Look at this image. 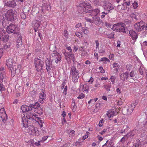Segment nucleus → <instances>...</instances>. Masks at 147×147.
<instances>
[{"label":"nucleus","instance_id":"obj_1","mask_svg":"<svg viewBox=\"0 0 147 147\" xmlns=\"http://www.w3.org/2000/svg\"><path fill=\"white\" fill-rule=\"evenodd\" d=\"M27 118L31 119L34 121H36L40 125V127H42L43 126L42 123H44V121L42 120L41 118L39 117L38 115L34 113L28 112L26 115Z\"/></svg>","mask_w":147,"mask_h":147},{"label":"nucleus","instance_id":"obj_2","mask_svg":"<svg viewBox=\"0 0 147 147\" xmlns=\"http://www.w3.org/2000/svg\"><path fill=\"white\" fill-rule=\"evenodd\" d=\"M91 7V6L90 4L87 2L86 1H84L80 3L78 8L79 9H81L80 12V13L84 12L87 13L90 11Z\"/></svg>","mask_w":147,"mask_h":147},{"label":"nucleus","instance_id":"obj_3","mask_svg":"<svg viewBox=\"0 0 147 147\" xmlns=\"http://www.w3.org/2000/svg\"><path fill=\"white\" fill-rule=\"evenodd\" d=\"M34 62L37 71H40L44 65V59H42L39 57H37L34 59Z\"/></svg>","mask_w":147,"mask_h":147},{"label":"nucleus","instance_id":"obj_4","mask_svg":"<svg viewBox=\"0 0 147 147\" xmlns=\"http://www.w3.org/2000/svg\"><path fill=\"white\" fill-rule=\"evenodd\" d=\"M5 17L7 20L11 21L17 17L16 11L15 10L9 9L5 13Z\"/></svg>","mask_w":147,"mask_h":147},{"label":"nucleus","instance_id":"obj_5","mask_svg":"<svg viewBox=\"0 0 147 147\" xmlns=\"http://www.w3.org/2000/svg\"><path fill=\"white\" fill-rule=\"evenodd\" d=\"M18 30V27L13 24H10L7 27L6 31L9 34H15L17 33Z\"/></svg>","mask_w":147,"mask_h":147},{"label":"nucleus","instance_id":"obj_6","mask_svg":"<svg viewBox=\"0 0 147 147\" xmlns=\"http://www.w3.org/2000/svg\"><path fill=\"white\" fill-rule=\"evenodd\" d=\"M9 36L7 34L5 31L2 28H0V40L4 42H7Z\"/></svg>","mask_w":147,"mask_h":147},{"label":"nucleus","instance_id":"obj_7","mask_svg":"<svg viewBox=\"0 0 147 147\" xmlns=\"http://www.w3.org/2000/svg\"><path fill=\"white\" fill-rule=\"evenodd\" d=\"M6 65L7 67L11 70L14 69V66L16 65V63L13 59L10 58H9L6 60Z\"/></svg>","mask_w":147,"mask_h":147},{"label":"nucleus","instance_id":"obj_8","mask_svg":"<svg viewBox=\"0 0 147 147\" xmlns=\"http://www.w3.org/2000/svg\"><path fill=\"white\" fill-rule=\"evenodd\" d=\"M145 23L143 21H141L136 23L134 25L135 28L138 31H142L144 28Z\"/></svg>","mask_w":147,"mask_h":147},{"label":"nucleus","instance_id":"obj_9","mask_svg":"<svg viewBox=\"0 0 147 147\" xmlns=\"http://www.w3.org/2000/svg\"><path fill=\"white\" fill-rule=\"evenodd\" d=\"M51 55L54 58V60H55V63L57 64L61 59V54L56 51H53Z\"/></svg>","mask_w":147,"mask_h":147},{"label":"nucleus","instance_id":"obj_10","mask_svg":"<svg viewBox=\"0 0 147 147\" xmlns=\"http://www.w3.org/2000/svg\"><path fill=\"white\" fill-rule=\"evenodd\" d=\"M103 6L104 7V9L107 10V12H109L110 10H112L114 9L113 5L108 1H105L103 2Z\"/></svg>","mask_w":147,"mask_h":147},{"label":"nucleus","instance_id":"obj_11","mask_svg":"<svg viewBox=\"0 0 147 147\" xmlns=\"http://www.w3.org/2000/svg\"><path fill=\"white\" fill-rule=\"evenodd\" d=\"M46 94L45 91L42 89L41 92L39 94V102L41 104L43 103L46 99Z\"/></svg>","mask_w":147,"mask_h":147},{"label":"nucleus","instance_id":"obj_12","mask_svg":"<svg viewBox=\"0 0 147 147\" xmlns=\"http://www.w3.org/2000/svg\"><path fill=\"white\" fill-rule=\"evenodd\" d=\"M77 75H79L78 70L75 67H72L70 71V76H76Z\"/></svg>","mask_w":147,"mask_h":147},{"label":"nucleus","instance_id":"obj_13","mask_svg":"<svg viewBox=\"0 0 147 147\" xmlns=\"http://www.w3.org/2000/svg\"><path fill=\"white\" fill-rule=\"evenodd\" d=\"M21 66L20 65H18L16 67V65L14 66V69H12L11 70V73H13V74H15V72L17 74H19L21 71Z\"/></svg>","mask_w":147,"mask_h":147},{"label":"nucleus","instance_id":"obj_14","mask_svg":"<svg viewBox=\"0 0 147 147\" xmlns=\"http://www.w3.org/2000/svg\"><path fill=\"white\" fill-rule=\"evenodd\" d=\"M0 117L3 120L7 119V116L4 108H1L0 110Z\"/></svg>","mask_w":147,"mask_h":147},{"label":"nucleus","instance_id":"obj_15","mask_svg":"<svg viewBox=\"0 0 147 147\" xmlns=\"http://www.w3.org/2000/svg\"><path fill=\"white\" fill-rule=\"evenodd\" d=\"M129 34L133 40H136L137 38L138 35L135 31L130 30Z\"/></svg>","mask_w":147,"mask_h":147},{"label":"nucleus","instance_id":"obj_16","mask_svg":"<svg viewBox=\"0 0 147 147\" xmlns=\"http://www.w3.org/2000/svg\"><path fill=\"white\" fill-rule=\"evenodd\" d=\"M129 74L126 72L122 73L120 75V78L123 81H124L127 80Z\"/></svg>","mask_w":147,"mask_h":147},{"label":"nucleus","instance_id":"obj_17","mask_svg":"<svg viewBox=\"0 0 147 147\" xmlns=\"http://www.w3.org/2000/svg\"><path fill=\"white\" fill-rule=\"evenodd\" d=\"M100 12V9L97 8L92 10L91 14L89 13L88 15H89V16H90L91 17H92V18L94 19V17L97 16Z\"/></svg>","mask_w":147,"mask_h":147},{"label":"nucleus","instance_id":"obj_18","mask_svg":"<svg viewBox=\"0 0 147 147\" xmlns=\"http://www.w3.org/2000/svg\"><path fill=\"white\" fill-rule=\"evenodd\" d=\"M119 32H126V26L124 23H119Z\"/></svg>","mask_w":147,"mask_h":147},{"label":"nucleus","instance_id":"obj_19","mask_svg":"<svg viewBox=\"0 0 147 147\" xmlns=\"http://www.w3.org/2000/svg\"><path fill=\"white\" fill-rule=\"evenodd\" d=\"M134 109L131 105H129L127 107L126 114L128 115H130L133 112Z\"/></svg>","mask_w":147,"mask_h":147},{"label":"nucleus","instance_id":"obj_20","mask_svg":"<svg viewBox=\"0 0 147 147\" xmlns=\"http://www.w3.org/2000/svg\"><path fill=\"white\" fill-rule=\"evenodd\" d=\"M115 112L113 110H110L107 111L106 114V115L107 116L109 119L114 116Z\"/></svg>","mask_w":147,"mask_h":147},{"label":"nucleus","instance_id":"obj_21","mask_svg":"<svg viewBox=\"0 0 147 147\" xmlns=\"http://www.w3.org/2000/svg\"><path fill=\"white\" fill-rule=\"evenodd\" d=\"M45 61L46 69L48 71L51 69L50 61L47 58H46Z\"/></svg>","mask_w":147,"mask_h":147},{"label":"nucleus","instance_id":"obj_22","mask_svg":"<svg viewBox=\"0 0 147 147\" xmlns=\"http://www.w3.org/2000/svg\"><path fill=\"white\" fill-rule=\"evenodd\" d=\"M18 38L17 39L16 43V46L17 48H19L22 45V38L20 35L19 36Z\"/></svg>","mask_w":147,"mask_h":147},{"label":"nucleus","instance_id":"obj_23","mask_svg":"<svg viewBox=\"0 0 147 147\" xmlns=\"http://www.w3.org/2000/svg\"><path fill=\"white\" fill-rule=\"evenodd\" d=\"M89 87V86L86 84H84L81 86V88H82L83 91H85L87 93L88 92Z\"/></svg>","mask_w":147,"mask_h":147},{"label":"nucleus","instance_id":"obj_24","mask_svg":"<svg viewBox=\"0 0 147 147\" xmlns=\"http://www.w3.org/2000/svg\"><path fill=\"white\" fill-rule=\"evenodd\" d=\"M119 23H117L114 24L111 28L112 30L116 32H118L119 31Z\"/></svg>","mask_w":147,"mask_h":147},{"label":"nucleus","instance_id":"obj_25","mask_svg":"<svg viewBox=\"0 0 147 147\" xmlns=\"http://www.w3.org/2000/svg\"><path fill=\"white\" fill-rule=\"evenodd\" d=\"M22 122L23 126L26 128L28 127V121L27 119H25V118H23L22 119Z\"/></svg>","mask_w":147,"mask_h":147},{"label":"nucleus","instance_id":"obj_26","mask_svg":"<svg viewBox=\"0 0 147 147\" xmlns=\"http://www.w3.org/2000/svg\"><path fill=\"white\" fill-rule=\"evenodd\" d=\"M76 108L77 107L76 105H75L74 100L73 99L71 103V108L72 109V111L74 112L75 111L76 109Z\"/></svg>","mask_w":147,"mask_h":147},{"label":"nucleus","instance_id":"obj_27","mask_svg":"<svg viewBox=\"0 0 147 147\" xmlns=\"http://www.w3.org/2000/svg\"><path fill=\"white\" fill-rule=\"evenodd\" d=\"M79 50L80 51H81L80 53L82 55L84 56L86 55L87 53L83 47H80L79 48Z\"/></svg>","mask_w":147,"mask_h":147},{"label":"nucleus","instance_id":"obj_28","mask_svg":"<svg viewBox=\"0 0 147 147\" xmlns=\"http://www.w3.org/2000/svg\"><path fill=\"white\" fill-rule=\"evenodd\" d=\"M79 75L71 77V80L74 83H76L78 82V80L79 78Z\"/></svg>","mask_w":147,"mask_h":147},{"label":"nucleus","instance_id":"obj_29","mask_svg":"<svg viewBox=\"0 0 147 147\" xmlns=\"http://www.w3.org/2000/svg\"><path fill=\"white\" fill-rule=\"evenodd\" d=\"M99 53H104L105 51V49L103 48L102 46H100L97 48V50Z\"/></svg>","mask_w":147,"mask_h":147},{"label":"nucleus","instance_id":"obj_30","mask_svg":"<svg viewBox=\"0 0 147 147\" xmlns=\"http://www.w3.org/2000/svg\"><path fill=\"white\" fill-rule=\"evenodd\" d=\"M117 9L119 10H125L126 9V7L125 6L124 4H122L121 5H118Z\"/></svg>","mask_w":147,"mask_h":147},{"label":"nucleus","instance_id":"obj_31","mask_svg":"<svg viewBox=\"0 0 147 147\" xmlns=\"http://www.w3.org/2000/svg\"><path fill=\"white\" fill-rule=\"evenodd\" d=\"M110 60L108 59L106 57H103L101 58L100 59V60L99 61V62H103L105 63L106 64L107 63H105L106 62H110Z\"/></svg>","mask_w":147,"mask_h":147},{"label":"nucleus","instance_id":"obj_32","mask_svg":"<svg viewBox=\"0 0 147 147\" xmlns=\"http://www.w3.org/2000/svg\"><path fill=\"white\" fill-rule=\"evenodd\" d=\"M28 106L25 105H23L21 107V109L23 112L28 111Z\"/></svg>","mask_w":147,"mask_h":147},{"label":"nucleus","instance_id":"obj_33","mask_svg":"<svg viewBox=\"0 0 147 147\" xmlns=\"http://www.w3.org/2000/svg\"><path fill=\"white\" fill-rule=\"evenodd\" d=\"M82 33L85 34H88L89 32V31L86 28L84 27L82 28Z\"/></svg>","mask_w":147,"mask_h":147},{"label":"nucleus","instance_id":"obj_34","mask_svg":"<svg viewBox=\"0 0 147 147\" xmlns=\"http://www.w3.org/2000/svg\"><path fill=\"white\" fill-rule=\"evenodd\" d=\"M41 22L40 21L37 20L36 21L34 25V27L38 28L39 27L41 24Z\"/></svg>","mask_w":147,"mask_h":147},{"label":"nucleus","instance_id":"obj_35","mask_svg":"<svg viewBox=\"0 0 147 147\" xmlns=\"http://www.w3.org/2000/svg\"><path fill=\"white\" fill-rule=\"evenodd\" d=\"M129 134H127L124 137H123L120 140V141L122 143H124L125 141L126 140L128 139V136Z\"/></svg>","mask_w":147,"mask_h":147},{"label":"nucleus","instance_id":"obj_36","mask_svg":"<svg viewBox=\"0 0 147 147\" xmlns=\"http://www.w3.org/2000/svg\"><path fill=\"white\" fill-rule=\"evenodd\" d=\"M46 54L45 51H42V52H41L40 54L39 55V58H40L42 59H44Z\"/></svg>","mask_w":147,"mask_h":147},{"label":"nucleus","instance_id":"obj_37","mask_svg":"<svg viewBox=\"0 0 147 147\" xmlns=\"http://www.w3.org/2000/svg\"><path fill=\"white\" fill-rule=\"evenodd\" d=\"M5 76V73L4 71L1 72L0 76V80H1V82L3 81V80Z\"/></svg>","mask_w":147,"mask_h":147},{"label":"nucleus","instance_id":"obj_38","mask_svg":"<svg viewBox=\"0 0 147 147\" xmlns=\"http://www.w3.org/2000/svg\"><path fill=\"white\" fill-rule=\"evenodd\" d=\"M35 107V105L32 104H30L29 106H28V111H32V108H34Z\"/></svg>","mask_w":147,"mask_h":147},{"label":"nucleus","instance_id":"obj_39","mask_svg":"<svg viewBox=\"0 0 147 147\" xmlns=\"http://www.w3.org/2000/svg\"><path fill=\"white\" fill-rule=\"evenodd\" d=\"M138 14L136 12H135L132 13L131 15V16L133 18H134L135 19H137V16L138 15Z\"/></svg>","mask_w":147,"mask_h":147},{"label":"nucleus","instance_id":"obj_40","mask_svg":"<svg viewBox=\"0 0 147 147\" xmlns=\"http://www.w3.org/2000/svg\"><path fill=\"white\" fill-rule=\"evenodd\" d=\"M111 85L110 84L105 85L104 87L106 90L108 91H110V89L111 88Z\"/></svg>","mask_w":147,"mask_h":147},{"label":"nucleus","instance_id":"obj_41","mask_svg":"<svg viewBox=\"0 0 147 147\" xmlns=\"http://www.w3.org/2000/svg\"><path fill=\"white\" fill-rule=\"evenodd\" d=\"M75 35L79 38H81L82 37V34L80 32H77L75 33Z\"/></svg>","mask_w":147,"mask_h":147},{"label":"nucleus","instance_id":"obj_42","mask_svg":"<svg viewBox=\"0 0 147 147\" xmlns=\"http://www.w3.org/2000/svg\"><path fill=\"white\" fill-rule=\"evenodd\" d=\"M123 4L125 5V6L126 7V5L129 6L130 4V1L129 0H126L125 1H124Z\"/></svg>","mask_w":147,"mask_h":147},{"label":"nucleus","instance_id":"obj_43","mask_svg":"<svg viewBox=\"0 0 147 147\" xmlns=\"http://www.w3.org/2000/svg\"><path fill=\"white\" fill-rule=\"evenodd\" d=\"M37 130L36 129L33 128V130L32 131V132L31 133L33 135H37L38 132Z\"/></svg>","mask_w":147,"mask_h":147},{"label":"nucleus","instance_id":"obj_44","mask_svg":"<svg viewBox=\"0 0 147 147\" xmlns=\"http://www.w3.org/2000/svg\"><path fill=\"white\" fill-rule=\"evenodd\" d=\"M91 1L95 5H99V0H91Z\"/></svg>","mask_w":147,"mask_h":147},{"label":"nucleus","instance_id":"obj_45","mask_svg":"<svg viewBox=\"0 0 147 147\" xmlns=\"http://www.w3.org/2000/svg\"><path fill=\"white\" fill-rule=\"evenodd\" d=\"M89 132L88 131H87L86 132L85 135H84V136H83V138H82L83 140H84L85 139H86V138H87L88 137V135H89Z\"/></svg>","mask_w":147,"mask_h":147},{"label":"nucleus","instance_id":"obj_46","mask_svg":"<svg viewBox=\"0 0 147 147\" xmlns=\"http://www.w3.org/2000/svg\"><path fill=\"white\" fill-rule=\"evenodd\" d=\"M29 8H26V7H24V8L23 9V13H27L29 11Z\"/></svg>","mask_w":147,"mask_h":147},{"label":"nucleus","instance_id":"obj_47","mask_svg":"<svg viewBox=\"0 0 147 147\" xmlns=\"http://www.w3.org/2000/svg\"><path fill=\"white\" fill-rule=\"evenodd\" d=\"M136 74L133 71H131L129 74V76L131 78L134 77L135 76Z\"/></svg>","mask_w":147,"mask_h":147},{"label":"nucleus","instance_id":"obj_48","mask_svg":"<svg viewBox=\"0 0 147 147\" xmlns=\"http://www.w3.org/2000/svg\"><path fill=\"white\" fill-rule=\"evenodd\" d=\"M109 12H105L104 11L102 12L101 13V18H103L105 17V16L107 15L108 13Z\"/></svg>","mask_w":147,"mask_h":147},{"label":"nucleus","instance_id":"obj_49","mask_svg":"<svg viewBox=\"0 0 147 147\" xmlns=\"http://www.w3.org/2000/svg\"><path fill=\"white\" fill-rule=\"evenodd\" d=\"M138 3L136 1H134V3H133V5L134 9H136L138 7Z\"/></svg>","mask_w":147,"mask_h":147},{"label":"nucleus","instance_id":"obj_50","mask_svg":"<svg viewBox=\"0 0 147 147\" xmlns=\"http://www.w3.org/2000/svg\"><path fill=\"white\" fill-rule=\"evenodd\" d=\"M20 16L22 19H25L26 17V14L23 12H22L20 14Z\"/></svg>","mask_w":147,"mask_h":147},{"label":"nucleus","instance_id":"obj_51","mask_svg":"<svg viewBox=\"0 0 147 147\" xmlns=\"http://www.w3.org/2000/svg\"><path fill=\"white\" fill-rule=\"evenodd\" d=\"M122 129L125 130V131L127 132V131L129 130V128L127 125H123Z\"/></svg>","mask_w":147,"mask_h":147},{"label":"nucleus","instance_id":"obj_52","mask_svg":"<svg viewBox=\"0 0 147 147\" xmlns=\"http://www.w3.org/2000/svg\"><path fill=\"white\" fill-rule=\"evenodd\" d=\"M136 131H137L136 130V129L134 130L131 131V132L130 133V135L129 136L128 135V136H134L136 134Z\"/></svg>","mask_w":147,"mask_h":147},{"label":"nucleus","instance_id":"obj_53","mask_svg":"<svg viewBox=\"0 0 147 147\" xmlns=\"http://www.w3.org/2000/svg\"><path fill=\"white\" fill-rule=\"evenodd\" d=\"M64 36L66 38H68V34L67 31L66 30H65L64 31Z\"/></svg>","mask_w":147,"mask_h":147},{"label":"nucleus","instance_id":"obj_54","mask_svg":"<svg viewBox=\"0 0 147 147\" xmlns=\"http://www.w3.org/2000/svg\"><path fill=\"white\" fill-rule=\"evenodd\" d=\"M115 77L114 76H111L110 79V80L112 83L113 84L114 83V81L115 79Z\"/></svg>","mask_w":147,"mask_h":147},{"label":"nucleus","instance_id":"obj_55","mask_svg":"<svg viewBox=\"0 0 147 147\" xmlns=\"http://www.w3.org/2000/svg\"><path fill=\"white\" fill-rule=\"evenodd\" d=\"M16 3L15 1H12L11 2V3H10L9 4V6L10 7H13L16 5Z\"/></svg>","mask_w":147,"mask_h":147},{"label":"nucleus","instance_id":"obj_56","mask_svg":"<svg viewBox=\"0 0 147 147\" xmlns=\"http://www.w3.org/2000/svg\"><path fill=\"white\" fill-rule=\"evenodd\" d=\"M104 121H103V119H101L100 121H99V125L100 127L102 126L103 125V124L104 123Z\"/></svg>","mask_w":147,"mask_h":147},{"label":"nucleus","instance_id":"obj_57","mask_svg":"<svg viewBox=\"0 0 147 147\" xmlns=\"http://www.w3.org/2000/svg\"><path fill=\"white\" fill-rule=\"evenodd\" d=\"M84 94L82 93L79 95V96L77 97V98L79 99L83 98H84Z\"/></svg>","mask_w":147,"mask_h":147},{"label":"nucleus","instance_id":"obj_58","mask_svg":"<svg viewBox=\"0 0 147 147\" xmlns=\"http://www.w3.org/2000/svg\"><path fill=\"white\" fill-rule=\"evenodd\" d=\"M99 69L100 71V72L101 73H104L105 72V71L103 69V68L101 66L99 67Z\"/></svg>","mask_w":147,"mask_h":147},{"label":"nucleus","instance_id":"obj_59","mask_svg":"<svg viewBox=\"0 0 147 147\" xmlns=\"http://www.w3.org/2000/svg\"><path fill=\"white\" fill-rule=\"evenodd\" d=\"M105 25L107 28H110L111 26V25L110 23L107 22L105 23Z\"/></svg>","mask_w":147,"mask_h":147},{"label":"nucleus","instance_id":"obj_60","mask_svg":"<svg viewBox=\"0 0 147 147\" xmlns=\"http://www.w3.org/2000/svg\"><path fill=\"white\" fill-rule=\"evenodd\" d=\"M137 102H136V101H135L134 102H133L131 104H129V105H131L132 107L134 109L136 106L137 105Z\"/></svg>","mask_w":147,"mask_h":147},{"label":"nucleus","instance_id":"obj_61","mask_svg":"<svg viewBox=\"0 0 147 147\" xmlns=\"http://www.w3.org/2000/svg\"><path fill=\"white\" fill-rule=\"evenodd\" d=\"M114 35V34L113 32H112L109 34L108 37L110 38H113Z\"/></svg>","mask_w":147,"mask_h":147},{"label":"nucleus","instance_id":"obj_62","mask_svg":"<svg viewBox=\"0 0 147 147\" xmlns=\"http://www.w3.org/2000/svg\"><path fill=\"white\" fill-rule=\"evenodd\" d=\"M4 90V86L3 85L1 84H0V91H3Z\"/></svg>","mask_w":147,"mask_h":147},{"label":"nucleus","instance_id":"obj_63","mask_svg":"<svg viewBox=\"0 0 147 147\" xmlns=\"http://www.w3.org/2000/svg\"><path fill=\"white\" fill-rule=\"evenodd\" d=\"M3 50L2 49H0V59L3 56Z\"/></svg>","mask_w":147,"mask_h":147},{"label":"nucleus","instance_id":"obj_64","mask_svg":"<svg viewBox=\"0 0 147 147\" xmlns=\"http://www.w3.org/2000/svg\"><path fill=\"white\" fill-rule=\"evenodd\" d=\"M67 86H66L65 87V88L63 90V94L65 95H66L67 94Z\"/></svg>","mask_w":147,"mask_h":147}]
</instances>
